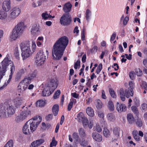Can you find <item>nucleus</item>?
<instances>
[{
    "instance_id": "nucleus-20",
    "label": "nucleus",
    "mask_w": 147,
    "mask_h": 147,
    "mask_svg": "<svg viewBox=\"0 0 147 147\" xmlns=\"http://www.w3.org/2000/svg\"><path fill=\"white\" fill-rule=\"evenodd\" d=\"M72 5L69 3H66L64 5L63 9L64 12H69L71 9Z\"/></svg>"
},
{
    "instance_id": "nucleus-53",
    "label": "nucleus",
    "mask_w": 147,
    "mask_h": 147,
    "mask_svg": "<svg viewBox=\"0 0 147 147\" xmlns=\"http://www.w3.org/2000/svg\"><path fill=\"white\" fill-rule=\"evenodd\" d=\"M80 144L82 146H86L87 145V142L83 138L82 140V141L81 142Z\"/></svg>"
},
{
    "instance_id": "nucleus-56",
    "label": "nucleus",
    "mask_w": 147,
    "mask_h": 147,
    "mask_svg": "<svg viewBox=\"0 0 147 147\" xmlns=\"http://www.w3.org/2000/svg\"><path fill=\"white\" fill-rule=\"evenodd\" d=\"M73 104V102L72 101H71L69 102L67 108V110L68 111H70L71 110Z\"/></svg>"
},
{
    "instance_id": "nucleus-26",
    "label": "nucleus",
    "mask_w": 147,
    "mask_h": 147,
    "mask_svg": "<svg viewBox=\"0 0 147 147\" xmlns=\"http://www.w3.org/2000/svg\"><path fill=\"white\" fill-rule=\"evenodd\" d=\"M20 54L18 47H15L14 50V54L16 58L18 59H20Z\"/></svg>"
},
{
    "instance_id": "nucleus-36",
    "label": "nucleus",
    "mask_w": 147,
    "mask_h": 147,
    "mask_svg": "<svg viewBox=\"0 0 147 147\" xmlns=\"http://www.w3.org/2000/svg\"><path fill=\"white\" fill-rule=\"evenodd\" d=\"M96 106L98 109H100L102 107V103L101 101L98 100H97L96 104Z\"/></svg>"
},
{
    "instance_id": "nucleus-21",
    "label": "nucleus",
    "mask_w": 147,
    "mask_h": 147,
    "mask_svg": "<svg viewBox=\"0 0 147 147\" xmlns=\"http://www.w3.org/2000/svg\"><path fill=\"white\" fill-rule=\"evenodd\" d=\"M107 120L109 121L113 122L115 120V115L112 113H110L107 114Z\"/></svg>"
},
{
    "instance_id": "nucleus-37",
    "label": "nucleus",
    "mask_w": 147,
    "mask_h": 147,
    "mask_svg": "<svg viewBox=\"0 0 147 147\" xmlns=\"http://www.w3.org/2000/svg\"><path fill=\"white\" fill-rule=\"evenodd\" d=\"M136 74L138 76H141L142 75V71L139 68L136 69H135Z\"/></svg>"
},
{
    "instance_id": "nucleus-43",
    "label": "nucleus",
    "mask_w": 147,
    "mask_h": 147,
    "mask_svg": "<svg viewBox=\"0 0 147 147\" xmlns=\"http://www.w3.org/2000/svg\"><path fill=\"white\" fill-rule=\"evenodd\" d=\"M82 120L81 122H82L83 126L84 127H86L88 124V119L87 118L85 117Z\"/></svg>"
},
{
    "instance_id": "nucleus-31",
    "label": "nucleus",
    "mask_w": 147,
    "mask_h": 147,
    "mask_svg": "<svg viewBox=\"0 0 147 147\" xmlns=\"http://www.w3.org/2000/svg\"><path fill=\"white\" fill-rule=\"evenodd\" d=\"M121 131V129L119 128L115 127L113 130V134L116 137H118Z\"/></svg>"
},
{
    "instance_id": "nucleus-8",
    "label": "nucleus",
    "mask_w": 147,
    "mask_h": 147,
    "mask_svg": "<svg viewBox=\"0 0 147 147\" xmlns=\"http://www.w3.org/2000/svg\"><path fill=\"white\" fill-rule=\"evenodd\" d=\"M31 112L29 110L26 109L22 112L16 118L15 120L18 122H20L26 119L30 115Z\"/></svg>"
},
{
    "instance_id": "nucleus-18",
    "label": "nucleus",
    "mask_w": 147,
    "mask_h": 147,
    "mask_svg": "<svg viewBox=\"0 0 147 147\" xmlns=\"http://www.w3.org/2000/svg\"><path fill=\"white\" fill-rule=\"evenodd\" d=\"M49 85V86H50L51 89L54 91L57 86V80L54 79L51 80L50 85Z\"/></svg>"
},
{
    "instance_id": "nucleus-51",
    "label": "nucleus",
    "mask_w": 147,
    "mask_h": 147,
    "mask_svg": "<svg viewBox=\"0 0 147 147\" xmlns=\"http://www.w3.org/2000/svg\"><path fill=\"white\" fill-rule=\"evenodd\" d=\"M7 146H8L9 147H13V140H10L6 144Z\"/></svg>"
},
{
    "instance_id": "nucleus-15",
    "label": "nucleus",
    "mask_w": 147,
    "mask_h": 147,
    "mask_svg": "<svg viewBox=\"0 0 147 147\" xmlns=\"http://www.w3.org/2000/svg\"><path fill=\"white\" fill-rule=\"evenodd\" d=\"M39 26L36 24H34L32 26L30 32L33 35H35L37 34L38 32L40 30Z\"/></svg>"
},
{
    "instance_id": "nucleus-63",
    "label": "nucleus",
    "mask_w": 147,
    "mask_h": 147,
    "mask_svg": "<svg viewBox=\"0 0 147 147\" xmlns=\"http://www.w3.org/2000/svg\"><path fill=\"white\" fill-rule=\"evenodd\" d=\"M57 144V141L55 140L54 138L53 139L51 143V145L53 146H55Z\"/></svg>"
},
{
    "instance_id": "nucleus-10",
    "label": "nucleus",
    "mask_w": 147,
    "mask_h": 147,
    "mask_svg": "<svg viewBox=\"0 0 147 147\" xmlns=\"http://www.w3.org/2000/svg\"><path fill=\"white\" fill-rule=\"evenodd\" d=\"M53 91L51 89L50 86L47 85L42 91V95L43 96H48L53 93Z\"/></svg>"
},
{
    "instance_id": "nucleus-22",
    "label": "nucleus",
    "mask_w": 147,
    "mask_h": 147,
    "mask_svg": "<svg viewBox=\"0 0 147 147\" xmlns=\"http://www.w3.org/2000/svg\"><path fill=\"white\" fill-rule=\"evenodd\" d=\"M124 92L127 98H129L130 96H132L134 94L133 90L131 89H125Z\"/></svg>"
},
{
    "instance_id": "nucleus-14",
    "label": "nucleus",
    "mask_w": 147,
    "mask_h": 147,
    "mask_svg": "<svg viewBox=\"0 0 147 147\" xmlns=\"http://www.w3.org/2000/svg\"><path fill=\"white\" fill-rule=\"evenodd\" d=\"M117 104L116 109L118 112L120 113L126 111L127 108L124 104H122L120 105L118 102H117Z\"/></svg>"
},
{
    "instance_id": "nucleus-59",
    "label": "nucleus",
    "mask_w": 147,
    "mask_h": 147,
    "mask_svg": "<svg viewBox=\"0 0 147 147\" xmlns=\"http://www.w3.org/2000/svg\"><path fill=\"white\" fill-rule=\"evenodd\" d=\"M101 97L104 99H105L107 98L105 92L104 90H102L101 91Z\"/></svg>"
},
{
    "instance_id": "nucleus-45",
    "label": "nucleus",
    "mask_w": 147,
    "mask_h": 147,
    "mask_svg": "<svg viewBox=\"0 0 147 147\" xmlns=\"http://www.w3.org/2000/svg\"><path fill=\"white\" fill-rule=\"evenodd\" d=\"M102 68V64L100 63L99 64L98 66V67L97 69L96 70V73L97 74H98L101 70Z\"/></svg>"
},
{
    "instance_id": "nucleus-60",
    "label": "nucleus",
    "mask_w": 147,
    "mask_h": 147,
    "mask_svg": "<svg viewBox=\"0 0 147 147\" xmlns=\"http://www.w3.org/2000/svg\"><path fill=\"white\" fill-rule=\"evenodd\" d=\"M134 101L136 105L138 106L139 105V100L137 98H135L134 99Z\"/></svg>"
},
{
    "instance_id": "nucleus-29",
    "label": "nucleus",
    "mask_w": 147,
    "mask_h": 147,
    "mask_svg": "<svg viewBox=\"0 0 147 147\" xmlns=\"http://www.w3.org/2000/svg\"><path fill=\"white\" fill-rule=\"evenodd\" d=\"M125 93L123 88H121L120 90V96L121 100L122 101H125Z\"/></svg>"
},
{
    "instance_id": "nucleus-39",
    "label": "nucleus",
    "mask_w": 147,
    "mask_h": 147,
    "mask_svg": "<svg viewBox=\"0 0 147 147\" xmlns=\"http://www.w3.org/2000/svg\"><path fill=\"white\" fill-rule=\"evenodd\" d=\"M108 107L111 111H113L114 109V106L112 102L110 101L108 103Z\"/></svg>"
},
{
    "instance_id": "nucleus-58",
    "label": "nucleus",
    "mask_w": 147,
    "mask_h": 147,
    "mask_svg": "<svg viewBox=\"0 0 147 147\" xmlns=\"http://www.w3.org/2000/svg\"><path fill=\"white\" fill-rule=\"evenodd\" d=\"M84 29H83L81 33V39L83 41L85 40Z\"/></svg>"
},
{
    "instance_id": "nucleus-7",
    "label": "nucleus",
    "mask_w": 147,
    "mask_h": 147,
    "mask_svg": "<svg viewBox=\"0 0 147 147\" xmlns=\"http://www.w3.org/2000/svg\"><path fill=\"white\" fill-rule=\"evenodd\" d=\"M21 9L18 7L16 6L12 7L9 12L8 17L11 21L15 20L20 14Z\"/></svg>"
},
{
    "instance_id": "nucleus-49",
    "label": "nucleus",
    "mask_w": 147,
    "mask_h": 147,
    "mask_svg": "<svg viewBox=\"0 0 147 147\" xmlns=\"http://www.w3.org/2000/svg\"><path fill=\"white\" fill-rule=\"evenodd\" d=\"M91 11L89 9H87L86 11V17L87 20H88L90 18Z\"/></svg>"
},
{
    "instance_id": "nucleus-30",
    "label": "nucleus",
    "mask_w": 147,
    "mask_h": 147,
    "mask_svg": "<svg viewBox=\"0 0 147 147\" xmlns=\"http://www.w3.org/2000/svg\"><path fill=\"white\" fill-rule=\"evenodd\" d=\"M59 111V106L57 105H55L53 106L52 109V111L54 115L56 116L58 113Z\"/></svg>"
},
{
    "instance_id": "nucleus-1",
    "label": "nucleus",
    "mask_w": 147,
    "mask_h": 147,
    "mask_svg": "<svg viewBox=\"0 0 147 147\" xmlns=\"http://www.w3.org/2000/svg\"><path fill=\"white\" fill-rule=\"evenodd\" d=\"M68 43V39L65 36L61 37L57 41L52 50V57L54 60L60 59Z\"/></svg>"
},
{
    "instance_id": "nucleus-55",
    "label": "nucleus",
    "mask_w": 147,
    "mask_h": 147,
    "mask_svg": "<svg viewBox=\"0 0 147 147\" xmlns=\"http://www.w3.org/2000/svg\"><path fill=\"white\" fill-rule=\"evenodd\" d=\"M80 60H77L76 63H75L74 65V68L75 69H76L78 68V67L80 66Z\"/></svg>"
},
{
    "instance_id": "nucleus-61",
    "label": "nucleus",
    "mask_w": 147,
    "mask_h": 147,
    "mask_svg": "<svg viewBox=\"0 0 147 147\" xmlns=\"http://www.w3.org/2000/svg\"><path fill=\"white\" fill-rule=\"evenodd\" d=\"M116 36V34L115 32H113L112 34L110 39V41H113L115 39Z\"/></svg>"
},
{
    "instance_id": "nucleus-35",
    "label": "nucleus",
    "mask_w": 147,
    "mask_h": 147,
    "mask_svg": "<svg viewBox=\"0 0 147 147\" xmlns=\"http://www.w3.org/2000/svg\"><path fill=\"white\" fill-rule=\"evenodd\" d=\"M103 133L104 136L107 138L109 137L110 136L109 131L107 128H104Z\"/></svg>"
},
{
    "instance_id": "nucleus-16",
    "label": "nucleus",
    "mask_w": 147,
    "mask_h": 147,
    "mask_svg": "<svg viewBox=\"0 0 147 147\" xmlns=\"http://www.w3.org/2000/svg\"><path fill=\"white\" fill-rule=\"evenodd\" d=\"M92 136L93 139L96 141L100 142L102 140V137L101 135L96 132L92 133Z\"/></svg>"
},
{
    "instance_id": "nucleus-27",
    "label": "nucleus",
    "mask_w": 147,
    "mask_h": 147,
    "mask_svg": "<svg viewBox=\"0 0 147 147\" xmlns=\"http://www.w3.org/2000/svg\"><path fill=\"white\" fill-rule=\"evenodd\" d=\"M26 70L24 69H21L20 70L17 74L16 78L18 80L24 74Z\"/></svg>"
},
{
    "instance_id": "nucleus-24",
    "label": "nucleus",
    "mask_w": 147,
    "mask_h": 147,
    "mask_svg": "<svg viewBox=\"0 0 147 147\" xmlns=\"http://www.w3.org/2000/svg\"><path fill=\"white\" fill-rule=\"evenodd\" d=\"M86 112L88 116L93 117L94 115V112L93 109L91 107H88L86 109Z\"/></svg>"
},
{
    "instance_id": "nucleus-52",
    "label": "nucleus",
    "mask_w": 147,
    "mask_h": 147,
    "mask_svg": "<svg viewBox=\"0 0 147 147\" xmlns=\"http://www.w3.org/2000/svg\"><path fill=\"white\" fill-rule=\"evenodd\" d=\"M53 115L52 114H49L46 117V119L47 121H50L53 118Z\"/></svg>"
},
{
    "instance_id": "nucleus-12",
    "label": "nucleus",
    "mask_w": 147,
    "mask_h": 147,
    "mask_svg": "<svg viewBox=\"0 0 147 147\" xmlns=\"http://www.w3.org/2000/svg\"><path fill=\"white\" fill-rule=\"evenodd\" d=\"M13 102L15 107H18L22 104V99L20 97H16L13 99Z\"/></svg>"
},
{
    "instance_id": "nucleus-33",
    "label": "nucleus",
    "mask_w": 147,
    "mask_h": 147,
    "mask_svg": "<svg viewBox=\"0 0 147 147\" xmlns=\"http://www.w3.org/2000/svg\"><path fill=\"white\" fill-rule=\"evenodd\" d=\"M42 17L43 19L46 20L49 18L51 17V16L47 13L46 12L43 13L42 14Z\"/></svg>"
},
{
    "instance_id": "nucleus-50",
    "label": "nucleus",
    "mask_w": 147,
    "mask_h": 147,
    "mask_svg": "<svg viewBox=\"0 0 147 147\" xmlns=\"http://www.w3.org/2000/svg\"><path fill=\"white\" fill-rule=\"evenodd\" d=\"M41 2L40 1H38L37 3H35L34 2H33L32 5L33 7H35L41 5Z\"/></svg>"
},
{
    "instance_id": "nucleus-32",
    "label": "nucleus",
    "mask_w": 147,
    "mask_h": 147,
    "mask_svg": "<svg viewBox=\"0 0 147 147\" xmlns=\"http://www.w3.org/2000/svg\"><path fill=\"white\" fill-rule=\"evenodd\" d=\"M84 117L85 116L83 113L81 112H80L77 115V118L76 119H77L79 122H81Z\"/></svg>"
},
{
    "instance_id": "nucleus-19",
    "label": "nucleus",
    "mask_w": 147,
    "mask_h": 147,
    "mask_svg": "<svg viewBox=\"0 0 147 147\" xmlns=\"http://www.w3.org/2000/svg\"><path fill=\"white\" fill-rule=\"evenodd\" d=\"M78 133L80 137L82 138H85L86 136V134L85 130L82 128H80L78 129Z\"/></svg>"
},
{
    "instance_id": "nucleus-42",
    "label": "nucleus",
    "mask_w": 147,
    "mask_h": 147,
    "mask_svg": "<svg viewBox=\"0 0 147 147\" xmlns=\"http://www.w3.org/2000/svg\"><path fill=\"white\" fill-rule=\"evenodd\" d=\"M97 114L98 116L102 119H103L104 117V113L103 111H98L97 112Z\"/></svg>"
},
{
    "instance_id": "nucleus-23",
    "label": "nucleus",
    "mask_w": 147,
    "mask_h": 147,
    "mask_svg": "<svg viewBox=\"0 0 147 147\" xmlns=\"http://www.w3.org/2000/svg\"><path fill=\"white\" fill-rule=\"evenodd\" d=\"M128 122L130 124H132L134 122V119L133 115L130 113L128 114L127 116Z\"/></svg>"
},
{
    "instance_id": "nucleus-64",
    "label": "nucleus",
    "mask_w": 147,
    "mask_h": 147,
    "mask_svg": "<svg viewBox=\"0 0 147 147\" xmlns=\"http://www.w3.org/2000/svg\"><path fill=\"white\" fill-rule=\"evenodd\" d=\"M33 78H36L37 76V72L36 71H34L30 74Z\"/></svg>"
},
{
    "instance_id": "nucleus-9",
    "label": "nucleus",
    "mask_w": 147,
    "mask_h": 147,
    "mask_svg": "<svg viewBox=\"0 0 147 147\" xmlns=\"http://www.w3.org/2000/svg\"><path fill=\"white\" fill-rule=\"evenodd\" d=\"M71 21V17L69 14H66L60 18V22L61 25L67 26L69 24Z\"/></svg>"
},
{
    "instance_id": "nucleus-4",
    "label": "nucleus",
    "mask_w": 147,
    "mask_h": 147,
    "mask_svg": "<svg viewBox=\"0 0 147 147\" xmlns=\"http://www.w3.org/2000/svg\"><path fill=\"white\" fill-rule=\"evenodd\" d=\"M22 50V56L23 60L29 57L33 52L34 51L36 46L34 42H32L30 45V43L22 42L20 45Z\"/></svg>"
},
{
    "instance_id": "nucleus-54",
    "label": "nucleus",
    "mask_w": 147,
    "mask_h": 147,
    "mask_svg": "<svg viewBox=\"0 0 147 147\" xmlns=\"http://www.w3.org/2000/svg\"><path fill=\"white\" fill-rule=\"evenodd\" d=\"M95 130L99 132L102 131V129L99 125L97 124L95 127Z\"/></svg>"
},
{
    "instance_id": "nucleus-57",
    "label": "nucleus",
    "mask_w": 147,
    "mask_h": 147,
    "mask_svg": "<svg viewBox=\"0 0 147 147\" xmlns=\"http://www.w3.org/2000/svg\"><path fill=\"white\" fill-rule=\"evenodd\" d=\"M142 86L145 90L147 91V83L145 82H143Z\"/></svg>"
},
{
    "instance_id": "nucleus-13",
    "label": "nucleus",
    "mask_w": 147,
    "mask_h": 147,
    "mask_svg": "<svg viewBox=\"0 0 147 147\" xmlns=\"http://www.w3.org/2000/svg\"><path fill=\"white\" fill-rule=\"evenodd\" d=\"M28 86L22 81H21L19 84L18 89L20 92H22L27 88Z\"/></svg>"
},
{
    "instance_id": "nucleus-3",
    "label": "nucleus",
    "mask_w": 147,
    "mask_h": 147,
    "mask_svg": "<svg viewBox=\"0 0 147 147\" xmlns=\"http://www.w3.org/2000/svg\"><path fill=\"white\" fill-rule=\"evenodd\" d=\"M15 112V109L10 103L5 102L0 105V118L11 117Z\"/></svg>"
},
{
    "instance_id": "nucleus-11",
    "label": "nucleus",
    "mask_w": 147,
    "mask_h": 147,
    "mask_svg": "<svg viewBox=\"0 0 147 147\" xmlns=\"http://www.w3.org/2000/svg\"><path fill=\"white\" fill-rule=\"evenodd\" d=\"M10 0H5L3 3L2 8L3 10L6 12L8 11L11 8Z\"/></svg>"
},
{
    "instance_id": "nucleus-38",
    "label": "nucleus",
    "mask_w": 147,
    "mask_h": 147,
    "mask_svg": "<svg viewBox=\"0 0 147 147\" xmlns=\"http://www.w3.org/2000/svg\"><path fill=\"white\" fill-rule=\"evenodd\" d=\"M109 92L112 97L113 98H116V95L115 94L114 91L112 88H109Z\"/></svg>"
},
{
    "instance_id": "nucleus-48",
    "label": "nucleus",
    "mask_w": 147,
    "mask_h": 147,
    "mask_svg": "<svg viewBox=\"0 0 147 147\" xmlns=\"http://www.w3.org/2000/svg\"><path fill=\"white\" fill-rule=\"evenodd\" d=\"M131 109L132 111L135 114L138 113V111L137 108L135 106H132L131 107Z\"/></svg>"
},
{
    "instance_id": "nucleus-44",
    "label": "nucleus",
    "mask_w": 147,
    "mask_h": 147,
    "mask_svg": "<svg viewBox=\"0 0 147 147\" xmlns=\"http://www.w3.org/2000/svg\"><path fill=\"white\" fill-rule=\"evenodd\" d=\"M143 123V121L141 119H138L136 122L137 125L138 127H141L142 126Z\"/></svg>"
},
{
    "instance_id": "nucleus-2",
    "label": "nucleus",
    "mask_w": 147,
    "mask_h": 147,
    "mask_svg": "<svg viewBox=\"0 0 147 147\" xmlns=\"http://www.w3.org/2000/svg\"><path fill=\"white\" fill-rule=\"evenodd\" d=\"M42 121L40 116L37 117L30 119L24 124L23 127V132L25 134H28L30 132H33L37 128L38 126Z\"/></svg>"
},
{
    "instance_id": "nucleus-40",
    "label": "nucleus",
    "mask_w": 147,
    "mask_h": 147,
    "mask_svg": "<svg viewBox=\"0 0 147 147\" xmlns=\"http://www.w3.org/2000/svg\"><path fill=\"white\" fill-rule=\"evenodd\" d=\"M22 81L24 83L28 86V85L31 83V81L28 79L26 77L24 78Z\"/></svg>"
},
{
    "instance_id": "nucleus-6",
    "label": "nucleus",
    "mask_w": 147,
    "mask_h": 147,
    "mask_svg": "<svg viewBox=\"0 0 147 147\" xmlns=\"http://www.w3.org/2000/svg\"><path fill=\"white\" fill-rule=\"evenodd\" d=\"M48 54V51L47 50L45 51L43 50L39 51L36 55L35 61L36 65L38 66H40L43 64Z\"/></svg>"
},
{
    "instance_id": "nucleus-25",
    "label": "nucleus",
    "mask_w": 147,
    "mask_h": 147,
    "mask_svg": "<svg viewBox=\"0 0 147 147\" xmlns=\"http://www.w3.org/2000/svg\"><path fill=\"white\" fill-rule=\"evenodd\" d=\"M138 132L137 130H134L132 132V134L134 139L137 141L140 140V137L138 134Z\"/></svg>"
},
{
    "instance_id": "nucleus-28",
    "label": "nucleus",
    "mask_w": 147,
    "mask_h": 147,
    "mask_svg": "<svg viewBox=\"0 0 147 147\" xmlns=\"http://www.w3.org/2000/svg\"><path fill=\"white\" fill-rule=\"evenodd\" d=\"M7 17V13L5 11L1 10L0 11V19L4 20L6 19Z\"/></svg>"
},
{
    "instance_id": "nucleus-17",
    "label": "nucleus",
    "mask_w": 147,
    "mask_h": 147,
    "mask_svg": "<svg viewBox=\"0 0 147 147\" xmlns=\"http://www.w3.org/2000/svg\"><path fill=\"white\" fill-rule=\"evenodd\" d=\"M44 142L43 139L37 140L32 142L30 145L31 147H37L40 145Z\"/></svg>"
},
{
    "instance_id": "nucleus-46",
    "label": "nucleus",
    "mask_w": 147,
    "mask_h": 147,
    "mask_svg": "<svg viewBox=\"0 0 147 147\" xmlns=\"http://www.w3.org/2000/svg\"><path fill=\"white\" fill-rule=\"evenodd\" d=\"M129 89L133 90L134 87V84L132 81H130L129 82Z\"/></svg>"
},
{
    "instance_id": "nucleus-5",
    "label": "nucleus",
    "mask_w": 147,
    "mask_h": 147,
    "mask_svg": "<svg viewBox=\"0 0 147 147\" xmlns=\"http://www.w3.org/2000/svg\"><path fill=\"white\" fill-rule=\"evenodd\" d=\"M24 28V24L23 22L18 23L13 29L9 36L11 41H14L19 38L22 34Z\"/></svg>"
},
{
    "instance_id": "nucleus-34",
    "label": "nucleus",
    "mask_w": 147,
    "mask_h": 147,
    "mask_svg": "<svg viewBox=\"0 0 147 147\" xmlns=\"http://www.w3.org/2000/svg\"><path fill=\"white\" fill-rule=\"evenodd\" d=\"M45 102L42 100H39L36 102V104L37 107H42L45 105Z\"/></svg>"
},
{
    "instance_id": "nucleus-41",
    "label": "nucleus",
    "mask_w": 147,
    "mask_h": 147,
    "mask_svg": "<svg viewBox=\"0 0 147 147\" xmlns=\"http://www.w3.org/2000/svg\"><path fill=\"white\" fill-rule=\"evenodd\" d=\"M60 93L61 92L60 90H57V91H56L55 93L53 96L54 99H56L58 98L59 97Z\"/></svg>"
},
{
    "instance_id": "nucleus-62",
    "label": "nucleus",
    "mask_w": 147,
    "mask_h": 147,
    "mask_svg": "<svg viewBox=\"0 0 147 147\" xmlns=\"http://www.w3.org/2000/svg\"><path fill=\"white\" fill-rule=\"evenodd\" d=\"M129 20V17L127 16H126L124 19L123 24L124 25H126Z\"/></svg>"
},
{
    "instance_id": "nucleus-47",
    "label": "nucleus",
    "mask_w": 147,
    "mask_h": 147,
    "mask_svg": "<svg viewBox=\"0 0 147 147\" xmlns=\"http://www.w3.org/2000/svg\"><path fill=\"white\" fill-rule=\"evenodd\" d=\"M135 75L134 74V72L133 71H131L129 73V77L132 80H133L135 79Z\"/></svg>"
}]
</instances>
